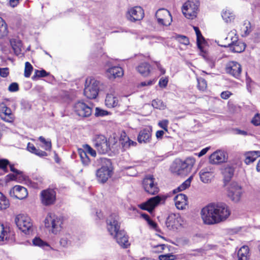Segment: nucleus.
I'll return each mask as SVG.
<instances>
[{"label": "nucleus", "instance_id": "nucleus-34", "mask_svg": "<svg viewBox=\"0 0 260 260\" xmlns=\"http://www.w3.org/2000/svg\"><path fill=\"white\" fill-rule=\"evenodd\" d=\"M238 260H248L249 248L247 246H242L238 252Z\"/></svg>", "mask_w": 260, "mask_h": 260}, {"label": "nucleus", "instance_id": "nucleus-40", "mask_svg": "<svg viewBox=\"0 0 260 260\" xmlns=\"http://www.w3.org/2000/svg\"><path fill=\"white\" fill-rule=\"evenodd\" d=\"M8 32L7 25L5 21L0 18V38L7 35Z\"/></svg>", "mask_w": 260, "mask_h": 260}, {"label": "nucleus", "instance_id": "nucleus-44", "mask_svg": "<svg viewBox=\"0 0 260 260\" xmlns=\"http://www.w3.org/2000/svg\"><path fill=\"white\" fill-rule=\"evenodd\" d=\"M174 37L177 41L184 45H187L189 44L188 38L185 36L177 35Z\"/></svg>", "mask_w": 260, "mask_h": 260}, {"label": "nucleus", "instance_id": "nucleus-37", "mask_svg": "<svg viewBox=\"0 0 260 260\" xmlns=\"http://www.w3.org/2000/svg\"><path fill=\"white\" fill-rule=\"evenodd\" d=\"M9 229L5 228L3 224L0 223V242L7 240L9 238Z\"/></svg>", "mask_w": 260, "mask_h": 260}, {"label": "nucleus", "instance_id": "nucleus-42", "mask_svg": "<svg viewBox=\"0 0 260 260\" xmlns=\"http://www.w3.org/2000/svg\"><path fill=\"white\" fill-rule=\"evenodd\" d=\"M48 75L47 73L44 70H35V74L32 76V78L33 80H39L40 77H46Z\"/></svg>", "mask_w": 260, "mask_h": 260}, {"label": "nucleus", "instance_id": "nucleus-29", "mask_svg": "<svg viewBox=\"0 0 260 260\" xmlns=\"http://www.w3.org/2000/svg\"><path fill=\"white\" fill-rule=\"evenodd\" d=\"M151 138V131L148 128L141 130L138 136V141L140 143H147L150 141Z\"/></svg>", "mask_w": 260, "mask_h": 260}, {"label": "nucleus", "instance_id": "nucleus-49", "mask_svg": "<svg viewBox=\"0 0 260 260\" xmlns=\"http://www.w3.org/2000/svg\"><path fill=\"white\" fill-rule=\"evenodd\" d=\"M9 164L8 160L6 159H0V168L5 172H8L7 166Z\"/></svg>", "mask_w": 260, "mask_h": 260}, {"label": "nucleus", "instance_id": "nucleus-27", "mask_svg": "<svg viewBox=\"0 0 260 260\" xmlns=\"http://www.w3.org/2000/svg\"><path fill=\"white\" fill-rule=\"evenodd\" d=\"M174 201L175 206L178 209L183 210L187 205V198L182 193L177 194L174 198Z\"/></svg>", "mask_w": 260, "mask_h": 260}, {"label": "nucleus", "instance_id": "nucleus-48", "mask_svg": "<svg viewBox=\"0 0 260 260\" xmlns=\"http://www.w3.org/2000/svg\"><path fill=\"white\" fill-rule=\"evenodd\" d=\"M176 256L172 254H162L159 256V260H175Z\"/></svg>", "mask_w": 260, "mask_h": 260}, {"label": "nucleus", "instance_id": "nucleus-7", "mask_svg": "<svg viewBox=\"0 0 260 260\" xmlns=\"http://www.w3.org/2000/svg\"><path fill=\"white\" fill-rule=\"evenodd\" d=\"M62 224V219L54 213H48L45 219V226L51 228V232L54 234H56L61 230Z\"/></svg>", "mask_w": 260, "mask_h": 260}, {"label": "nucleus", "instance_id": "nucleus-35", "mask_svg": "<svg viewBox=\"0 0 260 260\" xmlns=\"http://www.w3.org/2000/svg\"><path fill=\"white\" fill-rule=\"evenodd\" d=\"M10 43L15 53L17 55L21 53L22 45L21 41L18 39H13L10 40Z\"/></svg>", "mask_w": 260, "mask_h": 260}, {"label": "nucleus", "instance_id": "nucleus-63", "mask_svg": "<svg viewBox=\"0 0 260 260\" xmlns=\"http://www.w3.org/2000/svg\"><path fill=\"white\" fill-rule=\"evenodd\" d=\"M35 149H36V147L34 145V144H32L30 143H28L27 146V150L29 152L32 153L34 151V150H35Z\"/></svg>", "mask_w": 260, "mask_h": 260}, {"label": "nucleus", "instance_id": "nucleus-57", "mask_svg": "<svg viewBox=\"0 0 260 260\" xmlns=\"http://www.w3.org/2000/svg\"><path fill=\"white\" fill-rule=\"evenodd\" d=\"M155 64L157 69L160 71V75H164L166 73V70L158 62H155Z\"/></svg>", "mask_w": 260, "mask_h": 260}, {"label": "nucleus", "instance_id": "nucleus-12", "mask_svg": "<svg viewBox=\"0 0 260 260\" xmlns=\"http://www.w3.org/2000/svg\"><path fill=\"white\" fill-rule=\"evenodd\" d=\"M78 153L83 165L85 166H88L90 162V160L87 155V153L93 157H95L96 155L95 150L88 144L83 145L82 149H79Z\"/></svg>", "mask_w": 260, "mask_h": 260}, {"label": "nucleus", "instance_id": "nucleus-8", "mask_svg": "<svg viewBox=\"0 0 260 260\" xmlns=\"http://www.w3.org/2000/svg\"><path fill=\"white\" fill-rule=\"evenodd\" d=\"M29 217L24 214H20L16 216L15 222L17 226L25 234H29L31 230L32 223Z\"/></svg>", "mask_w": 260, "mask_h": 260}, {"label": "nucleus", "instance_id": "nucleus-9", "mask_svg": "<svg viewBox=\"0 0 260 260\" xmlns=\"http://www.w3.org/2000/svg\"><path fill=\"white\" fill-rule=\"evenodd\" d=\"M244 192L242 186L237 182H232L228 188V197L233 202H238Z\"/></svg>", "mask_w": 260, "mask_h": 260}, {"label": "nucleus", "instance_id": "nucleus-45", "mask_svg": "<svg viewBox=\"0 0 260 260\" xmlns=\"http://www.w3.org/2000/svg\"><path fill=\"white\" fill-rule=\"evenodd\" d=\"M242 31H244V35H248L251 31L250 23L248 21H245L242 27Z\"/></svg>", "mask_w": 260, "mask_h": 260}, {"label": "nucleus", "instance_id": "nucleus-18", "mask_svg": "<svg viewBox=\"0 0 260 260\" xmlns=\"http://www.w3.org/2000/svg\"><path fill=\"white\" fill-rule=\"evenodd\" d=\"M144 16V12L141 7H135L128 9L126 17L131 21H139Z\"/></svg>", "mask_w": 260, "mask_h": 260}, {"label": "nucleus", "instance_id": "nucleus-14", "mask_svg": "<svg viewBox=\"0 0 260 260\" xmlns=\"http://www.w3.org/2000/svg\"><path fill=\"white\" fill-rule=\"evenodd\" d=\"M157 22L159 25L169 26L172 21L170 12L166 9H159L155 13Z\"/></svg>", "mask_w": 260, "mask_h": 260}, {"label": "nucleus", "instance_id": "nucleus-10", "mask_svg": "<svg viewBox=\"0 0 260 260\" xmlns=\"http://www.w3.org/2000/svg\"><path fill=\"white\" fill-rule=\"evenodd\" d=\"M142 184L145 191L150 194H156L159 191L157 183L155 182V179L153 175H147L144 178Z\"/></svg>", "mask_w": 260, "mask_h": 260}, {"label": "nucleus", "instance_id": "nucleus-59", "mask_svg": "<svg viewBox=\"0 0 260 260\" xmlns=\"http://www.w3.org/2000/svg\"><path fill=\"white\" fill-rule=\"evenodd\" d=\"M44 144V149L46 150H50L51 149V143L50 141L46 140L45 142L43 143Z\"/></svg>", "mask_w": 260, "mask_h": 260}, {"label": "nucleus", "instance_id": "nucleus-36", "mask_svg": "<svg viewBox=\"0 0 260 260\" xmlns=\"http://www.w3.org/2000/svg\"><path fill=\"white\" fill-rule=\"evenodd\" d=\"M222 17L223 19L227 23L231 22L235 18V15L230 10L225 9L222 11Z\"/></svg>", "mask_w": 260, "mask_h": 260}, {"label": "nucleus", "instance_id": "nucleus-60", "mask_svg": "<svg viewBox=\"0 0 260 260\" xmlns=\"http://www.w3.org/2000/svg\"><path fill=\"white\" fill-rule=\"evenodd\" d=\"M10 171L12 172H13L14 174H21L22 172H21L19 170H17L14 168V166L13 165H9Z\"/></svg>", "mask_w": 260, "mask_h": 260}, {"label": "nucleus", "instance_id": "nucleus-55", "mask_svg": "<svg viewBox=\"0 0 260 260\" xmlns=\"http://www.w3.org/2000/svg\"><path fill=\"white\" fill-rule=\"evenodd\" d=\"M9 69L7 68H0V76L6 77L9 75Z\"/></svg>", "mask_w": 260, "mask_h": 260}, {"label": "nucleus", "instance_id": "nucleus-31", "mask_svg": "<svg viewBox=\"0 0 260 260\" xmlns=\"http://www.w3.org/2000/svg\"><path fill=\"white\" fill-rule=\"evenodd\" d=\"M245 162L247 165L254 162L257 158L260 156V151H248L245 153Z\"/></svg>", "mask_w": 260, "mask_h": 260}, {"label": "nucleus", "instance_id": "nucleus-15", "mask_svg": "<svg viewBox=\"0 0 260 260\" xmlns=\"http://www.w3.org/2000/svg\"><path fill=\"white\" fill-rule=\"evenodd\" d=\"M183 218L179 214L171 213L167 218L166 224L169 230L178 229L183 223Z\"/></svg>", "mask_w": 260, "mask_h": 260}, {"label": "nucleus", "instance_id": "nucleus-26", "mask_svg": "<svg viewBox=\"0 0 260 260\" xmlns=\"http://www.w3.org/2000/svg\"><path fill=\"white\" fill-rule=\"evenodd\" d=\"M152 67L146 62L140 63L137 67V71L143 77H148L151 73Z\"/></svg>", "mask_w": 260, "mask_h": 260}, {"label": "nucleus", "instance_id": "nucleus-22", "mask_svg": "<svg viewBox=\"0 0 260 260\" xmlns=\"http://www.w3.org/2000/svg\"><path fill=\"white\" fill-rule=\"evenodd\" d=\"M235 170V167L232 165H227L222 170L223 176L224 185L225 186L230 182L233 178Z\"/></svg>", "mask_w": 260, "mask_h": 260}, {"label": "nucleus", "instance_id": "nucleus-53", "mask_svg": "<svg viewBox=\"0 0 260 260\" xmlns=\"http://www.w3.org/2000/svg\"><path fill=\"white\" fill-rule=\"evenodd\" d=\"M20 175L21 174H9L8 175H7L6 177V180L8 181H12V180H17V176Z\"/></svg>", "mask_w": 260, "mask_h": 260}, {"label": "nucleus", "instance_id": "nucleus-64", "mask_svg": "<svg viewBox=\"0 0 260 260\" xmlns=\"http://www.w3.org/2000/svg\"><path fill=\"white\" fill-rule=\"evenodd\" d=\"M209 149V147H206V148H205L203 149L198 153V156L199 157H201V156H203L204 155H205L207 152V151H208Z\"/></svg>", "mask_w": 260, "mask_h": 260}, {"label": "nucleus", "instance_id": "nucleus-25", "mask_svg": "<svg viewBox=\"0 0 260 260\" xmlns=\"http://www.w3.org/2000/svg\"><path fill=\"white\" fill-rule=\"evenodd\" d=\"M0 117L3 120L6 122H12L11 110L6 106L4 103L0 104Z\"/></svg>", "mask_w": 260, "mask_h": 260}, {"label": "nucleus", "instance_id": "nucleus-21", "mask_svg": "<svg viewBox=\"0 0 260 260\" xmlns=\"http://www.w3.org/2000/svg\"><path fill=\"white\" fill-rule=\"evenodd\" d=\"M228 159V155L225 152L217 150L213 153L209 157V161L212 164H218L223 162Z\"/></svg>", "mask_w": 260, "mask_h": 260}, {"label": "nucleus", "instance_id": "nucleus-17", "mask_svg": "<svg viewBox=\"0 0 260 260\" xmlns=\"http://www.w3.org/2000/svg\"><path fill=\"white\" fill-rule=\"evenodd\" d=\"M99 83L85 82L84 93L87 98L93 99L96 98L99 91Z\"/></svg>", "mask_w": 260, "mask_h": 260}, {"label": "nucleus", "instance_id": "nucleus-43", "mask_svg": "<svg viewBox=\"0 0 260 260\" xmlns=\"http://www.w3.org/2000/svg\"><path fill=\"white\" fill-rule=\"evenodd\" d=\"M191 178H192L191 177H189L188 179H187L186 180H185L183 183H182L179 186H178L177 189L174 190V191L175 192V191L176 190H177L178 191H181L185 190V189H186L187 188L189 187L190 185Z\"/></svg>", "mask_w": 260, "mask_h": 260}, {"label": "nucleus", "instance_id": "nucleus-46", "mask_svg": "<svg viewBox=\"0 0 260 260\" xmlns=\"http://www.w3.org/2000/svg\"><path fill=\"white\" fill-rule=\"evenodd\" d=\"M33 67L29 62H26L25 64L24 76L26 77L30 76L32 71Z\"/></svg>", "mask_w": 260, "mask_h": 260}, {"label": "nucleus", "instance_id": "nucleus-16", "mask_svg": "<svg viewBox=\"0 0 260 260\" xmlns=\"http://www.w3.org/2000/svg\"><path fill=\"white\" fill-rule=\"evenodd\" d=\"M75 112L79 116L83 117H89L92 113V107L83 102H78L74 106Z\"/></svg>", "mask_w": 260, "mask_h": 260}, {"label": "nucleus", "instance_id": "nucleus-3", "mask_svg": "<svg viewBox=\"0 0 260 260\" xmlns=\"http://www.w3.org/2000/svg\"><path fill=\"white\" fill-rule=\"evenodd\" d=\"M99 164L101 165V167L96 172V178L100 183H104L112 175V163L110 159L101 157L96 160Z\"/></svg>", "mask_w": 260, "mask_h": 260}, {"label": "nucleus", "instance_id": "nucleus-38", "mask_svg": "<svg viewBox=\"0 0 260 260\" xmlns=\"http://www.w3.org/2000/svg\"><path fill=\"white\" fill-rule=\"evenodd\" d=\"M10 203L9 200L0 192V210H5L9 208Z\"/></svg>", "mask_w": 260, "mask_h": 260}, {"label": "nucleus", "instance_id": "nucleus-56", "mask_svg": "<svg viewBox=\"0 0 260 260\" xmlns=\"http://www.w3.org/2000/svg\"><path fill=\"white\" fill-rule=\"evenodd\" d=\"M197 87L200 90L204 91L207 88V82H198Z\"/></svg>", "mask_w": 260, "mask_h": 260}, {"label": "nucleus", "instance_id": "nucleus-52", "mask_svg": "<svg viewBox=\"0 0 260 260\" xmlns=\"http://www.w3.org/2000/svg\"><path fill=\"white\" fill-rule=\"evenodd\" d=\"M19 89L18 84L16 82H12L9 86L8 90L11 92H15Z\"/></svg>", "mask_w": 260, "mask_h": 260}, {"label": "nucleus", "instance_id": "nucleus-23", "mask_svg": "<svg viewBox=\"0 0 260 260\" xmlns=\"http://www.w3.org/2000/svg\"><path fill=\"white\" fill-rule=\"evenodd\" d=\"M199 175L201 181L204 183L211 182L214 177L212 169L211 168L202 169L199 173Z\"/></svg>", "mask_w": 260, "mask_h": 260}, {"label": "nucleus", "instance_id": "nucleus-30", "mask_svg": "<svg viewBox=\"0 0 260 260\" xmlns=\"http://www.w3.org/2000/svg\"><path fill=\"white\" fill-rule=\"evenodd\" d=\"M112 91L107 93L105 99V105L108 108H114L118 105L117 98L112 94Z\"/></svg>", "mask_w": 260, "mask_h": 260}, {"label": "nucleus", "instance_id": "nucleus-6", "mask_svg": "<svg viewBox=\"0 0 260 260\" xmlns=\"http://www.w3.org/2000/svg\"><path fill=\"white\" fill-rule=\"evenodd\" d=\"M94 147L101 154H106L110 151V144L107 138L103 135H96L92 138Z\"/></svg>", "mask_w": 260, "mask_h": 260}, {"label": "nucleus", "instance_id": "nucleus-5", "mask_svg": "<svg viewBox=\"0 0 260 260\" xmlns=\"http://www.w3.org/2000/svg\"><path fill=\"white\" fill-rule=\"evenodd\" d=\"M200 5V0H187L182 7L183 14L187 19H194L199 11Z\"/></svg>", "mask_w": 260, "mask_h": 260}, {"label": "nucleus", "instance_id": "nucleus-20", "mask_svg": "<svg viewBox=\"0 0 260 260\" xmlns=\"http://www.w3.org/2000/svg\"><path fill=\"white\" fill-rule=\"evenodd\" d=\"M225 70L228 73L238 78L241 74V67L238 62L231 61L226 63Z\"/></svg>", "mask_w": 260, "mask_h": 260}, {"label": "nucleus", "instance_id": "nucleus-39", "mask_svg": "<svg viewBox=\"0 0 260 260\" xmlns=\"http://www.w3.org/2000/svg\"><path fill=\"white\" fill-rule=\"evenodd\" d=\"M121 144L124 149L128 148L131 146H136L137 143L129 139L127 137L125 136L124 138L120 140Z\"/></svg>", "mask_w": 260, "mask_h": 260}, {"label": "nucleus", "instance_id": "nucleus-11", "mask_svg": "<svg viewBox=\"0 0 260 260\" xmlns=\"http://www.w3.org/2000/svg\"><path fill=\"white\" fill-rule=\"evenodd\" d=\"M166 198L164 196L157 195L148 199L146 202L140 204L141 209L152 213L154 208L161 202H164Z\"/></svg>", "mask_w": 260, "mask_h": 260}, {"label": "nucleus", "instance_id": "nucleus-4", "mask_svg": "<svg viewBox=\"0 0 260 260\" xmlns=\"http://www.w3.org/2000/svg\"><path fill=\"white\" fill-rule=\"evenodd\" d=\"M195 162L193 157H187L184 161L176 160L171 166V170L173 172L179 175H187L190 172Z\"/></svg>", "mask_w": 260, "mask_h": 260}, {"label": "nucleus", "instance_id": "nucleus-28", "mask_svg": "<svg viewBox=\"0 0 260 260\" xmlns=\"http://www.w3.org/2000/svg\"><path fill=\"white\" fill-rule=\"evenodd\" d=\"M238 36L235 33V31H231L230 32L228 36L224 38V40L222 41V44H219L220 46L224 47H229L230 48L233 44V43L237 40Z\"/></svg>", "mask_w": 260, "mask_h": 260}, {"label": "nucleus", "instance_id": "nucleus-62", "mask_svg": "<svg viewBox=\"0 0 260 260\" xmlns=\"http://www.w3.org/2000/svg\"><path fill=\"white\" fill-rule=\"evenodd\" d=\"M231 95V93L229 91H223L221 93L220 96L221 98L223 99H228Z\"/></svg>", "mask_w": 260, "mask_h": 260}, {"label": "nucleus", "instance_id": "nucleus-61", "mask_svg": "<svg viewBox=\"0 0 260 260\" xmlns=\"http://www.w3.org/2000/svg\"><path fill=\"white\" fill-rule=\"evenodd\" d=\"M205 41L204 37L202 35L201 36H199V38H197V44L199 48L201 49V44Z\"/></svg>", "mask_w": 260, "mask_h": 260}, {"label": "nucleus", "instance_id": "nucleus-50", "mask_svg": "<svg viewBox=\"0 0 260 260\" xmlns=\"http://www.w3.org/2000/svg\"><path fill=\"white\" fill-rule=\"evenodd\" d=\"M251 123L255 126L260 125V114H256L251 120Z\"/></svg>", "mask_w": 260, "mask_h": 260}, {"label": "nucleus", "instance_id": "nucleus-33", "mask_svg": "<svg viewBox=\"0 0 260 260\" xmlns=\"http://www.w3.org/2000/svg\"><path fill=\"white\" fill-rule=\"evenodd\" d=\"M32 244L35 246L40 247L47 250L51 249L49 244L46 242L44 241L40 237H35L32 240Z\"/></svg>", "mask_w": 260, "mask_h": 260}, {"label": "nucleus", "instance_id": "nucleus-1", "mask_svg": "<svg viewBox=\"0 0 260 260\" xmlns=\"http://www.w3.org/2000/svg\"><path fill=\"white\" fill-rule=\"evenodd\" d=\"M230 213L229 207L223 203L206 206L201 212L202 218L207 224H214L224 221Z\"/></svg>", "mask_w": 260, "mask_h": 260}, {"label": "nucleus", "instance_id": "nucleus-24", "mask_svg": "<svg viewBox=\"0 0 260 260\" xmlns=\"http://www.w3.org/2000/svg\"><path fill=\"white\" fill-rule=\"evenodd\" d=\"M106 75L110 80L115 79L123 75V71L121 67H113L107 71Z\"/></svg>", "mask_w": 260, "mask_h": 260}, {"label": "nucleus", "instance_id": "nucleus-47", "mask_svg": "<svg viewBox=\"0 0 260 260\" xmlns=\"http://www.w3.org/2000/svg\"><path fill=\"white\" fill-rule=\"evenodd\" d=\"M108 114L107 111L100 109V108L96 107L95 108V112L94 115L96 117H103Z\"/></svg>", "mask_w": 260, "mask_h": 260}, {"label": "nucleus", "instance_id": "nucleus-19", "mask_svg": "<svg viewBox=\"0 0 260 260\" xmlns=\"http://www.w3.org/2000/svg\"><path fill=\"white\" fill-rule=\"evenodd\" d=\"M11 197L19 200H23L28 196V192L26 188L20 185H15L9 192Z\"/></svg>", "mask_w": 260, "mask_h": 260}, {"label": "nucleus", "instance_id": "nucleus-13", "mask_svg": "<svg viewBox=\"0 0 260 260\" xmlns=\"http://www.w3.org/2000/svg\"><path fill=\"white\" fill-rule=\"evenodd\" d=\"M56 191L53 189L48 188L42 190L40 193L42 204L46 206L53 205L56 201Z\"/></svg>", "mask_w": 260, "mask_h": 260}, {"label": "nucleus", "instance_id": "nucleus-2", "mask_svg": "<svg viewBox=\"0 0 260 260\" xmlns=\"http://www.w3.org/2000/svg\"><path fill=\"white\" fill-rule=\"evenodd\" d=\"M119 220V216L116 213L111 214L106 221L107 229L121 247L127 248L130 245L128 237L124 230H120V223Z\"/></svg>", "mask_w": 260, "mask_h": 260}, {"label": "nucleus", "instance_id": "nucleus-32", "mask_svg": "<svg viewBox=\"0 0 260 260\" xmlns=\"http://www.w3.org/2000/svg\"><path fill=\"white\" fill-rule=\"evenodd\" d=\"M245 48L246 44L240 41L237 37V40L233 43L230 49L233 52L241 53L244 51Z\"/></svg>", "mask_w": 260, "mask_h": 260}, {"label": "nucleus", "instance_id": "nucleus-54", "mask_svg": "<svg viewBox=\"0 0 260 260\" xmlns=\"http://www.w3.org/2000/svg\"><path fill=\"white\" fill-rule=\"evenodd\" d=\"M234 132L236 135H243L244 136L248 135V133L247 131L241 130L239 128L234 129Z\"/></svg>", "mask_w": 260, "mask_h": 260}, {"label": "nucleus", "instance_id": "nucleus-51", "mask_svg": "<svg viewBox=\"0 0 260 260\" xmlns=\"http://www.w3.org/2000/svg\"><path fill=\"white\" fill-rule=\"evenodd\" d=\"M169 124V121L167 119H165L161 121H160L158 124L160 127L164 129L165 131H168V125Z\"/></svg>", "mask_w": 260, "mask_h": 260}, {"label": "nucleus", "instance_id": "nucleus-58", "mask_svg": "<svg viewBox=\"0 0 260 260\" xmlns=\"http://www.w3.org/2000/svg\"><path fill=\"white\" fill-rule=\"evenodd\" d=\"M69 241L66 237L61 238L60 240V244L63 247L67 246Z\"/></svg>", "mask_w": 260, "mask_h": 260}, {"label": "nucleus", "instance_id": "nucleus-41", "mask_svg": "<svg viewBox=\"0 0 260 260\" xmlns=\"http://www.w3.org/2000/svg\"><path fill=\"white\" fill-rule=\"evenodd\" d=\"M151 105L153 108L159 110H164L166 107L164 102L161 100L158 99L153 100L152 101Z\"/></svg>", "mask_w": 260, "mask_h": 260}]
</instances>
